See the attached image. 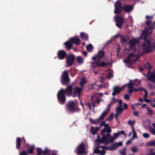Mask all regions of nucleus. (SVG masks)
I'll return each instance as SVG.
<instances>
[{
    "label": "nucleus",
    "mask_w": 155,
    "mask_h": 155,
    "mask_svg": "<svg viewBox=\"0 0 155 155\" xmlns=\"http://www.w3.org/2000/svg\"><path fill=\"white\" fill-rule=\"evenodd\" d=\"M113 135H114V138L118 137L119 136V134L118 133V132L114 133L113 134Z\"/></svg>",
    "instance_id": "56"
},
{
    "label": "nucleus",
    "mask_w": 155,
    "mask_h": 155,
    "mask_svg": "<svg viewBox=\"0 0 155 155\" xmlns=\"http://www.w3.org/2000/svg\"><path fill=\"white\" fill-rule=\"evenodd\" d=\"M87 50L90 52L92 51L93 48V46L91 44L88 45L86 47Z\"/></svg>",
    "instance_id": "39"
},
{
    "label": "nucleus",
    "mask_w": 155,
    "mask_h": 155,
    "mask_svg": "<svg viewBox=\"0 0 155 155\" xmlns=\"http://www.w3.org/2000/svg\"><path fill=\"white\" fill-rule=\"evenodd\" d=\"M149 33V31L145 29L142 31L140 36V39L144 40V42L142 45L143 52L144 53H148L155 50V42L151 43L150 40L147 39V36L150 35Z\"/></svg>",
    "instance_id": "1"
},
{
    "label": "nucleus",
    "mask_w": 155,
    "mask_h": 155,
    "mask_svg": "<svg viewBox=\"0 0 155 155\" xmlns=\"http://www.w3.org/2000/svg\"><path fill=\"white\" fill-rule=\"evenodd\" d=\"M147 110H148V113L150 114H152L153 113V112L152 110H151L150 108L148 107H147Z\"/></svg>",
    "instance_id": "53"
},
{
    "label": "nucleus",
    "mask_w": 155,
    "mask_h": 155,
    "mask_svg": "<svg viewBox=\"0 0 155 155\" xmlns=\"http://www.w3.org/2000/svg\"><path fill=\"white\" fill-rule=\"evenodd\" d=\"M86 82V81L85 78H82L81 79V81L80 83V85L81 87V88H83V87Z\"/></svg>",
    "instance_id": "33"
},
{
    "label": "nucleus",
    "mask_w": 155,
    "mask_h": 155,
    "mask_svg": "<svg viewBox=\"0 0 155 155\" xmlns=\"http://www.w3.org/2000/svg\"><path fill=\"white\" fill-rule=\"evenodd\" d=\"M118 133L119 134V135L120 134L125 135V134L124 131V130H121L120 131H119Z\"/></svg>",
    "instance_id": "63"
},
{
    "label": "nucleus",
    "mask_w": 155,
    "mask_h": 155,
    "mask_svg": "<svg viewBox=\"0 0 155 155\" xmlns=\"http://www.w3.org/2000/svg\"><path fill=\"white\" fill-rule=\"evenodd\" d=\"M143 136L145 138H147L149 137L150 135L147 133H144L143 134Z\"/></svg>",
    "instance_id": "49"
},
{
    "label": "nucleus",
    "mask_w": 155,
    "mask_h": 155,
    "mask_svg": "<svg viewBox=\"0 0 155 155\" xmlns=\"http://www.w3.org/2000/svg\"><path fill=\"white\" fill-rule=\"evenodd\" d=\"M147 84L150 89H153L155 88L154 86L151 83H148Z\"/></svg>",
    "instance_id": "47"
},
{
    "label": "nucleus",
    "mask_w": 155,
    "mask_h": 155,
    "mask_svg": "<svg viewBox=\"0 0 155 155\" xmlns=\"http://www.w3.org/2000/svg\"><path fill=\"white\" fill-rule=\"evenodd\" d=\"M70 41L71 43L76 45H78L80 44L81 42L80 40L78 38H76L75 37H72L70 39Z\"/></svg>",
    "instance_id": "21"
},
{
    "label": "nucleus",
    "mask_w": 155,
    "mask_h": 155,
    "mask_svg": "<svg viewBox=\"0 0 155 155\" xmlns=\"http://www.w3.org/2000/svg\"><path fill=\"white\" fill-rule=\"evenodd\" d=\"M85 104L87 106H88L89 107V108L90 110H91V104L90 103L88 102V103H86Z\"/></svg>",
    "instance_id": "58"
},
{
    "label": "nucleus",
    "mask_w": 155,
    "mask_h": 155,
    "mask_svg": "<svg viewBox=\"0 0 155 155\" xmlns=\"http://www.w3.org/2000/svg\"><path fill=\"white\" fill-rule=\"evenodd\" d=\"M129 96V95L128 94H125L124 95V99L127 100H129L130 99Z\"/></svg>",
    "instance_id": "52"
},
{
    "label": "nucleus",
    "mask_w": 155,
    "mask_h": 155,
    "mask_svg": "<svg viewBox=\"0 0 155 155\" xmlns=\"http://www.w3.org/2000/svg\"><path fill=\"white\" fill-rule=\"evenodd\" d=\"M127 149L126 148L124 147L122 149V150H120L119 151V153L121 155H126V151Z\"/></svg>",
    "instance_id": "37"
},
{
    "label": "nucleus",
    "mask_w": 155,
    "mask_h": 155,
    "mask_svg": "<svg viewBox=\"0 0 155 155\" xmlns=\"http://www.w3.org/2000/svg\"><path fill=\"white\" fill-rule=\"evenodd\" d=\"M131 150L134 153L136 152L137 151V147H133L131 149Z\"/></svg>",
    "instance_id": "48"
},
{
    "label": "nucleus",
    "mask_w": 155,
    "mask_h": 155,
    "mask_svg": "<svg viewBox=\"0 0 155 155\" xmlns=\"http://www.w3.org/2000/svg\"><path fill=\"white\" fill-rule=\"evenodd\" d=\"M94 152L95 154L100 155H105L106 153V152L104 150H100L98 147H97L94 149Z\"/></svg>",
    "instance_id": "20"
},
{
    "label": "nucleus",
    "mask_w": 155,
    "mask_h": 155,
    "mask_svg": "<svg viewBox=\"0 0 155 155\" xmlns=\"http://www.w3.org/2000/svg\"><path fill=\"white\" fill-rule=\"evenodd\" d=\"M104 54L105 52L104 51H99L97 55V60L100 61L103 58Z\"/></svg>",
    "instance_id": "22"
},
{
    "label": "nucleus",
    "mask_w": 155,
    "mask_h": 155,
    "mask_svg": "<svg viewBox=\"0 0 155 155\" xmlns=\"http://www.w3.org/2000/svg\"><path fill=\"white\" fill-rule=\"evenodd\" d=\"M37 153H42L43 155H57L56 153L54 152L51 153L50 150L46 149L42 151L41 148L38 147L36 149Z\"/></svg>",
    "instance_id": "8"
},
{
    "label": "nucleus",
    "mask_w": 155,
    "mask_h": 155,
    "mask_svg": "<svg viewBox=\"0 0 155 155\" xmlns=\"http://www.w3.org/2000/svg\"><path fill=\"white\" fill-rule=\"evenodd\" d=\"M123 110V109H119L116 108V114L119 115L122 113Z\"/></svg>",
    "instance_id": "41"
},
{
    "label": "nucleus",
    "mask_w": 155,
    "mask_h": 155,
    "mask_svg": "<svg viewBox=\"0 0 155 155\" xmlns=\"http://www.w3.org/2000/svg\"><path fill=\"white\" fill-rule=\"evenodd\" d=\"M115 20L116 22V26L118 28H121L124 23L123 18L120 16L117 15L115 18Z\"/></svg>",
    "instance_id": "7"
},
{
    "label": "nucleus",
    "mask_w": 155,
    "mask_h": 155,
    "mask_svg": "<svg viewBox=\"0 0 155 155\" xmlns=\"http://www.w3.org/2000/svg\"><path fill=\"white\" fill-rule=\"evenodd\" d=\"M142 89H143V88H139L138 89H137L134 87L133 91H142Z\"/></svg>",
    "instance_id": "55"
},
{
    "label": "nucleus",
    "mask_w": 155,
    "mask_h": 155,
    "mask_svg": "<svg viewBox=\"0 0 155 155\" xmlns=\"http://www.w3.org/2000/svg\"><path fill=\"white\" fill-rule=\"evenodd\" d=\"M114 13L116 14H120L121 13L123 10V5L119 1H116L114 5Z\"/></svg>",
    "instance_id": "4"
},
{
    "label": "nucleus",
    "mask_w": 155,
    "mask_h": 155,
    "mask_svg": "<svg viewBox=\"0 0 155 155\" xmlns=\"http://www.w3.org/2000/svg\"><path fill=\"white\" fill-rule=\"evenodd\" d=\"M144 67L145 68H147L148 69V71H150V70L151 69V67L150 65L148 63H147L144 65Z\"/></svg>",
    "instance_id": "42"
},
{
    "label": "nucleus",
    "mask_w": 155,
    "mask_h": 155,
    "mask_svg": "<svg viewBox=\"0 0 155 155\" xmlns=\"http://www.w3.org/2000/svg\"><path fill=\"white\" fill-rule=\"evenodd\" d=\"M132 132L133 133V138L134 139L135 138H137V133L135 131L134 128L132 129Z\"/></svg>",
    "instance_id": "44"
},
{
    "label": "nucleus",
    "mask_w": 155,
    "mask_h": 155,
    "mask_svg": "<svg viewBox=\"0 0 155 155\" xmlns=\"http://www.w3.org/2000/svg\"><path fill=\"white\" fill-rule=\"evenodd\" d=\"M110 64V63H107L104 61H102L100 64L99 63V67H106Z\"/></svg>",
    "instance_id": "35"
},
{
    "label": "nucleus",
    "mask_w": 155,
    "mask_h": 155,
    "mask_svg": "<svg viewBox=\"0 0 155 155\" xmlns=\"http://www.w3.org/2000/svg\"><path fill=\"white\" fill-rule=\"evenodd\" d=\"M80 37L82 39L85 41H87L88 39V36L87 34L84 32H81L80 34Z\"/></svg>",
    "instance_id": "26"
},
{
    "label": "nucleus",
    "mask_w": 155,
    "mask_h": 155,
    "mask_svg": "<svg viewBox=\"0 0 155 155\" xmlns=\"http://www.w3.org/2000/svg\"><path fill=\"white\" fill-rule=\"evenodd\" d=\"M135 81H137V83H136L135 82H134L133 84L131 83L130 82H129L127 84H125V86H127L130 89L128 90V92L129 94H131L133 91V89L134 88V86H137L140 85V81L139 80L135 79Z\"/></svg>",
    "instance_id": "6"
},
{
    "label": "nucleus",
    "mask_w": 155,
    "mask_h": 155,
    "mask_svg": "<svg viewBox=\"0 0 155 155\" xmlns=\"http://www.w3.org/2000/svg\"><path fill=\"white\" fill-rule=\"evenodd\" d=\"M100 129V127H97L94 128V127H91L90 131L91 132L92 134H96L97 132Z\"/></svg>",
    "instance_id": "31"
},
{
    "label": "nucleus",
    "mask_w": 155,
    "mask_h": 155,
    "mask_svg": "<svg viewBox=\"0 0 155 155\" xmlns=\"http://www.w3.org/2000/svg\"><path fill=\"white\" fill-rule=\"evenodd\" d=\"M152 126L154 129L152 127L150 126L148 128V130L152 134L155 135V123H153Z\"/></svg>",
    "instance_id": "28"
},
{
    "label": "nucleus",
    "mask_w": 155,
    "mask_h": 155,
    "mask_svg": "<svg viewBox=\"0 0 155 155\" xmlns=\"http://www.w3.org/2000/svg\"><path fill=\"white\" fill-rule=\"evenodd\" d=\"M100 101H102V100L101 99H98L95 101V102L97 104H99Z\"/></svg>",
    "instance_id": "62"
},
{
    "label": "nucleus",
    "mask_w": 155,
    "mask_h": 155,
    "mask_svg": "<svg viewBox=\"0 0 155 155\" xmlns=\"http://www.w3.org/2000/svg\"><path fill=\"white\" fill-rule=\"evenodd\" d=\"M138 41L136 39L134 38L130 40L129 42V50L132 49L133 51H135V45L137 43Z\"/></svg>",
    "instance_id": "16"
},
{
    "label": "nucleus",
    "mask_w": 155,
    "mask_h": 155,
    "mask_svg": "<svg viewBox=\"0 0 155 155\" xmlns=\"http://www.w3.org/2000/svg\"><path fill=\"white\" fill-rule=\"evenodd\" d=\"M35 149V146L32 145L29 147L28 149L27 152L28 154H33L34 153V150Z\"/></svg>",
    "instance_id": "30"
},
{
    "label": "nucleus",
    "mask_w": 155,
    "mask_h": 155,
    "mask_svg": "<svg viewBox=\"0 0 155 155\" xmlns=\"http://www.w3.org/2000/svg\"><path fill=\"white\" fill-rule=\"evenodd\" d=\"M119 35L121 37L120 42L122 44L126 43L127 42V39L124 38L122 35Z\"/></svg>",
    "instance_id": "40"
},
{
    "label": "nucleus",
    "mask_w": 155,
    "mask_h": 155,
    "mask_svg": "<svg viewBox=\"0 0 155 155\" xmlns=\"http://www.w3.org/2000/svg\"><path fill=\"white\" fill-rule=\"evenodd\" d=\"M105 116L104 114L102 113L98 118L95 120L90 119V120L93 124H96L99 123L102 120H103Z\"/></svg>",
    "instance_id": "18"
},
{
    "label": "nucleus",
    "mask_w": 155,
    "mask_h": 155,
    "mask_svg": "<svg viewBox=\"0 0 155 155\" xmlns=\"http://www.w3.org/2000/svg\"><path fill=\"white\" fill-rule=\"evenodd\" d=\"M75 57L74 55L70 54L66 58V63L67 64V67H70L72 66L74 64Z\"/></svg>",
    "instance_id": "9"
},
{
    "label": "nucleus",
    "mask_w": 155,
    "mask_h": 155,
    "mask_svg": "<svg viewBox=\"0 0 155 155\" xmlns=\"http://www.w3.org/2000/svg\"><path fill=\"white\" fill-rule=\"evenodd\" d=\"M113 113L111 114L110 116L106 119V121H110L113 118Z\"/></svg>",
    "instance_id": "45"
},
{
    "label": "nucleus",
    "mask_w": 155,
    "mask_h": 155,
    "mask_svg": "<svg viewBox=\"0 0 155 155\" xmlns=\"http://www.w3.org/2000/svg\"><path fill=\"white\" fill-rule=\"evenodd\" d=\"M83 88L81 87H76L74 89L72 94V97L74 98L76 97L77 95L78 97L79 98L81 96V93Z\"/></svg>",
    "instance_id": "10"
},
{
    "label": "nucleus",
    "mask_w": 155,
    "mask_h": 155,
    "mask_svg": "<svg viewBox=\"0 0 155 155\" xmlns=\"http://www.w3.org/2000/svg\"><path fill=\"white\" fill-rule=\"evenodd\" d=\"M115 96H113V97H112L111 99L113 101L112 102L114 103V104L115 103H116L117 102V101H116L115 100Z\"/></svg>",
    "instance_id": "64"
},
{
    "label": "nucleus",
    "mask_w": 155,
    "mask_h": 155,
    "mask_svg": "<svg viewBox=\"0 0 155 155\" xmlns=\"http://www.w3.org/2000/svg\"><path fill=\"white\" fill-rule=\"evenodd\" d=\"M123 107L124 109H125L126 110V109H127V108L128 105L127 104H126L125 103H124L123 104Z\"/></svg>",
    "instance_id": "57"
},
{
    "label": "nucleus",
    "mask_w": 155,
    "mask_h": 155,
    "mask_svg": "<svg viewBox=\"0 0 155 155\" xmlns=\"http://www.w3.org/2000/svg\"><path fill=\"white\" fill-rule=\"evenodd\" d=\"M61 81V84L64 85H67L69 83L70 79L67 71H65L63 72Z\"/></svg>",
    "instance_id": "3"
},
{
    "label": "nucleus",
    "mask_w": 155,
    "mask_h": 155,
    "mask_svg": "<svg viewBox=\"0 0 155 155\" xmlns=\"http://www.w3.org/2000/svg\"><path fill=\"white\" fill-rule=\"evenodd\" d=\"M122 100L118 99L117 100V102H118L119 104H122Z\"/></svg>",
    "instance_id": "61"
},
{
    "label": "nucleus",
    "mask_w": 155,
    "mask_h": 155,
    "mask_svg": "<svg viewBox=\"0 0 155 155\" xmlns=\"http://www.w3.org/2000/svg\"><path fill=\"white\" fill-rule=\"evenodd\" d=\"M77 61L79 64H82L83 61V58L80 56H78L76 58Z\"/></svg>",
    "instance_id": "38"
},
{
    "label": "nucleus",
    "mask_w": 155,
    "mask_h": 155,
    "mask_svg": "<svg viewBox=\"0 0 155 155\" xmlns=\"http://www.w3.org/2000/svg\"><path fill=\"white\" fill-rule=\"evenodd\" d=\"M76 151L77 152L78 154L82 155L85 153V146L84 144L82 143L77 147Z\"/></svg>",
    "instance_id": "12"
},
{
    "label": "nucleus",
    "mask_w": 155,
    "mask_h": 155,
    "mask_svg": "<svg viewBox=\"0 0 155 155\" xmlns=\"http://www.w3.org/2000/svg\"><path fill=\"white\" fill-rule=\"evenodd\" d=\"M113 92L112 94L113 96H115L116 95L120 92V88L119 86H115L113 89Z\"/></svg>",
    "instance_id": "23"
},
{
    "label": "nucleus",
    "mask_w": 155,
    "mask_h": 155,
    "mask_svg": "<svg viewBox=\"0 0 155 155\" xmlns=\"http://www.w3.org/2000/svg\"><path fill=\"white\" fill-rule=\"evenodd\" d=\"M73 88L68 86L65 89H61L59 91L57 94L58 101L61 104H63L65 102L66 97L65 95L68 96H72Z\"/></svg>",
    "instance_id": "2"
},
{
    "label": "nucleus",
    "mask_w": 155,
    "mask_h": 155,
    "mask_svg": "<svg viewBox=\"0 0 155 155\" xmlns=\"http://www.w3.org/2000/svg\"><path fill=\"white\" fill-rule=\"evenodd\" d=\"M114 138L113 137H111L110 136L108 138H107L108 141L106 140V143L108 144L109 142H113L114 140Z\"/></svg>",
    "instance_id": "34"
},
{
    "label": "nucleus",
    "mask_w": 155,
    "mask_h": 155,
    "mask_svg": "<svg viewBox=\"0 0 155 155\" xmlns=\"http://www.w3.org/2000/svg\"><path fill=\"white\" fill-rule=\"evenodd\" d=\"M91 65L92 68H95L97 67H99V63L98 62H92L91 63Z\"/></svg>",
    "instance_id": "36"
},
{
    "label": "nucleus",
    "mask_w": 155,
    "mask_h": 155,
    "mask_svg": "<svg viewBox=\"0 0 155 155\" xmlns=\"http://www.w3.org/2000/svg\"><path fill=\"white\" fill-rule=\"evenodd\" d=\"M64 45H65L66 48L69 50L72 47V45L71 42L70 41V39L64 43Z\"/></svg>",
    "instance_id": "25"
},
{
    "label": "nucleus",
    "mask_w": 155,
    "mask_h": 155,
    "mask_svg": "<svg viewBox=\"0 0 155 155\" xmlns=\"http://www.w3.org/2000/svg\"><path fill=\"white\" fill-rule=\"evenodd\" d=\"M107 150L111 151H113L111 145L110 147H106L105 146L104 150Z\"/></svg>",
    "instance_id": "46"
},
{
    "label": "nucleus",
    "mask_w": 155,
    "mask_h": 155,
    "mask_svg": "<svg viewBox=\"0 0 155 155\" xmlns=\"http://www.w3.org/2000/svg\"><path fill=\"white\" fill-rule=\"evenodd\" d=\"M143 75L147 78V80L155 83V70L153 71H149L147 74Z\"/></svg>",
    "instance_id": "5"
},
{
    "label": "nucleus",
    "mask_w": 155,
    "mask_h": 155,
    "mask_svg": "<svg viewBox=\"0 0 155 155\" xmlns=\"http://www.w3.org/2000/svg\"><path fill=\"white\" fill-rule=\"evenodd\" d=\"M134 56H135V55L134 53H130L128 54V57L125 59L123 60V62L124 63L131 64L132 63L131 58Z\"/></svg>",
    "instance_id": "19"
},
{
    "label": "nucleus",
    "mask_w": 155,
    "mask_h": 155,
    "mask_svg": "<svg viewBox=\"0 0 155 155\" xmlns=\"http://www.w3.org/2000/svg\"><path fill=\"white\" fill-rule=\"evenodd\" d=\"M75 82L74 81L72 82L70 85L68 86L71 87H72L73 88V86L75 84Z\"/></svg>",
    "instance_id": "60"
},
{
    "label": "nucleus",
    "mask_w": 155,
    "mask_h": 155,
    "mask_svg": "<svg viewBox=\"0 0 155 155\" xmlns=\"http://www.w3.org/2000/svg\"><path fill=\"white\" fill-rule=\"evenodd\" d=\"M154 28V26L153 25H150L147 28L145 29L146 30L149 31V35H150L153 32V29Z\"/></svg>",
    "instance_id": "32"
},
{
    "label": "nucleus",
    "mask_w": 155,
    "mask_h": 155,
    "mask_svg": "<svg viewBox=\"0 0 155 155\" xmlns=\"http://www.w3.org/2000/svg\"><path fill=\"white\" fill-rule=\"evenodd\" d=\"M21 143V139L19 137H18L16 139V148L19 149L20 147Z\"/></svg>",
    "instance_id": "27"
},
{
    "label": "nucleus",
    "mask_w": 155,
    "mask_h": 155,
    "mask_svg": "<svg viewBox=\"0 0 155 155\" xmlns=\"http://www.w3.org/2000/svg\"><path fill=\"white\" fill-rule=\"evenodd\" d=\"M28 155L27 153V151L26 150L22 151L20 153V155Z\"/></svg>",
    "instance_id": "50"
},
{
    "label": "nucleus",
    "mask_w": 155,
    "mask_h": 155,
    "mask_svg": "<svg viewBox=\"0 0 155 155\" xmlns=\"http://www.w3.org/2000/svg\"><path fill=\"white\" fill-rule=\"evenodd\" d=\"M128 124L130 126H132V129L134 128V121H131L130 120H129L128 123Z\"/></svg>",
    "instance_id": "43"
},
{
    "label": "nucleus",
    "mask_w": 155,
    "mask_h": 155,
    "mask_svg": "<svg viewBox=\"0 0 155 155\" xmlns=\"http://www.w3.org/2000/svg\"><path fill=\"white\" fill-rule=\"evenodd\" d=\"M101 135L102 136V137L101 139H97L95 140V143L97 145H100L101 143H106V140L108 141L107 138L110 137L109 136L106 135L105 134H103V135Z\"/></svg>",
    "instance_id": "13"
},
{
    "label": "nucleus",
    "mask_w": 155,
    "mask_h": 155,
    "mask_svg": "<svg viewBox=\"0 0 155 155\" xmlns=\"http://www.w3.org/2000/svg\"><path fill=\"white\" fill-rule=\"evenodd\" d=\"M66 107L68 110L70 111L76 110V107L75 103L72 101L68 102L66 104Z\"/></svg>",
    "instance_id": "14"
},
{
    "label": "nucleus",
    "mask_w": 155,
    "mask_h": 155,
    "mask_svg": "<svg viewBox=\"0 0 155 155\" xmlns=\"http://www.w3.org/2000/svg\"><path fill=\"white\" fill-rule=\"evenodd\" d=\"M114 104L112 102H110V103L107 105V108L103 113V114H104L106 116L108 113L109 110L110 109V106L113 104Z\"/></svg>",
    "instance_id": "29"
},
{
    "label": "nucleus",
    "mask_w": 155,
    "mask_h": 155,
    "mask_svg": "<svg viewBox=\"0 0 155 155\" xmlns=\"http://www.w3.org/2000/svg\"><path fill=\"white\" fill-rule=\"evenodd\" d=\"M123 143L122 142H120L117 143H116L111 144L113 150L117 149L118 147L122 146Z\"/></svg>",
    "instance_id": "24"
},
{
    "label": "nucleus",
    "mask_w": 155,
    "mask_h": 155,
    "mask_svg": "<svg viewBox=\"0 0 155 155\" xmlns=\"http://www.w3.org/2000/svg\"><path fill=\"white\" fill-rule=\"evenodd\" d=\"M123 10L125 12L129 13L133 10V6L130 5L125 4L123 5Z\"/></svg>",
    "instance_id": "17"
},
{
    "label": "nucleus",
    "mask_w": 155,
    "mask_h": 155,
    "mask_svg": "<svg viewBox=\"0 0 155 155\" xmlns=\"http://www.w3.org/2000/svg\"><path fill=\"white\" fill-rule=\"evenodd\" d=\"M107 77L108 78L110 79L113 77V75L110 72L107 74Z\"/></svg>",
    "instance_id": "51"
},
{
    "label": "nucleus",
    "mask_w": 155,
    "mask_h": 155,
    "mask_svg": "<svg viewBox=\"0 0 155 155\" xmlns=\"http://www.w3.org/2000/svg\"><path fill=\"white\" fill-rule=\"evenodd\" d=\"M106 121V120L102 121L101 123V124H100V127H99L100 128L103 126H104Z\"/></svg>",
    "instance_id": "54"
},
{
    "label": "nucleus",
    "mask_w": 155,
    "mask_h": 155,
    "mask_svg": "<svg viewBox=\"0 0 155 155\" xmlns=\"http://www.w3.org/2000/svg\"><path fill=\"white\" fill-rule=\"evenodd\" d=\"M57 55L59 60H63L66 56L67 53L64 50H60L58 51Z\"/></svg>",
    "instance_id": "15"
},
{
    "label": "nucleus",
    "mask_w": 155,
    "mask_h": 155,
    "mask_svg": "<svg viewBox=\"0 0 155 155\" xmlns=\"http://www.w3.org/2000/svg\"><path fill=\"white\" fill-rule=\"evenodd\" d=\"M142 91H144L145 92V95L144 96V98L147 97V91L146 90H145L144 88L142 89Z\"/></svg>",
    "instance_id": "59"
},
{
    "label": "nucleus",
    "mask_w": 155,
    "mask_h": 155,
    "mask_svg": "<svg viewBox=\"0 0 155 155\" xmlns=\"http://www.w3.org/2000/svg\"><path fill=\"white\" fill-rule=\"evenodd\" d=\"M104 128L101 130V135L105 134V132H106L107 134L106 135L110 137V133L111 132V129L110 127L109 126L108 124H105L104 126Z\"/></svg>",
    "instance_id": "11"
}]
</instances>
